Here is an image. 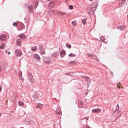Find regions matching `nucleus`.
<instances>
[{"instance_id": "ea45409f", "label": "nucleus", "mask_w": 128, "mask_h": 128, "mask_svg": "<svg viewBox=\"0 0 128 128\" xmlns=\"http://www.w3.org/2000/svg\"><path fill=\"white\" fill-rule=\"evenodd\" d=\"M117 106H118V107L117 106L116 107V109H118L119 108V106H118V104H117Z\"/></svg>"}, {"instance_id": "20e7f679", "label": "nucleus", "mask_w": 128, "mask_h": 128, "mask_svg": "<svg viewBox=\"0 0 128 128\" xmlns=\"http://www.w3.org/2000/svg\"><path fill=\"white\" fill-rule=\"evenodd\" d=\"M28 78L29 80L31 83L34 82V80L32 74H28Z\"/></svg>"}, {"instance_id": "473e14b6", "label": "nucleus", "mask_w": 128, "mask_h": 128, "mask_svg": "<svg viewBox=\"0 0 128 128\" xmlns=\"http://www.w3.org/2000/svg\"><path fill=\"white\" fill-rule=\"evenodd\" d=\"M13 25L14 26H16L17 25V23L16 22H14L13 24Z\"/></svg>"}, {"instance_id": "6ab92c4d", "label": "nucleus", "mask_w": 128, "mask_h": 128, "mask_svg": "<svg viewBox=\"0 0 128 128\" xmlns=\"http://www.w3.org/2000/svg\"><path fill=\"white\" fill-rule=\"evenodd\" d=\"M5 46V44L4 43H2L1 45H0V48L2 49H3Z\"/></svg>"}, {"instance_id": "c9c22d12", "label": "nucleus", "mask_w": 128, "mask_h": 128, "mask_svg": "<svg viewBox=\"0 0 128 128\" xmlns=\"http://www.w3.org/2000/svg\"><path fill=\"white\" fill-rule=\"evenodd\" d=\"M80 103L81 105H83L84 104V103H83V102L82 101H81L80 102Z\"/></svg>"}, {"instance_id": "2eb2a0df", "label": "nucleus", "mask_w": 128, "mask_h": 128, "mask_svg": "<svg viewBox=\"0 0 128 128\" xmlns=\"http://www.w3.org/2000/svg\"><path fill=\"white\" fill-rule=\"evenodd\" d=\"M34 57L37 60H39L40 59V56L37 54H35L34 55Z\"/></svg>"}, {"instance_id": "f8f14e48", "label": "nucleus", "mask_w": 128, "mask_h": 128, "mask_svg": "<svg viewBox=\"0 0 128 128\" xmlns=\"http://www.w3.org/2000/svg\"><path fill=\"white\" fill-rule=\"evenodd\" d=\"M36 107L40 109L42 108V105L41 104H38L36 106Z\"/></svg>"}, {"instance_id": "dca6fc26", "label": "nucleus", "mask_w": 128, "mask_h": 128, "mask_svg": "<svg viewBox=\"0 0 128 128\" xmlns=\"http://www.w3.org/2000/svg\"><path fill=\"white\" fill-rule=\"evenodd\" d=\"M16 44L18 46H20L21 44V41L20 40H17Z\"/></svg>"}, {"instance_id": "f03ea898", "label": "nucleus", "mask_w": 128, "mask_h": 128, "mask_svg": "<svg viewBox=\"0 0 128 128\" xmlns=\"http://www.w3.org/2000/svg\"><path fill=\"white\" fill-rule=\"evenodd\" d=\"M52 108L57 114H60V109L59 106H57L56 107L55 106H52Z\"/></svg>"}, {"instance_id": "9b49d317", "label": "nucleus", "mask_w": 128, "mask_h": 128, "mask_svg": "<svg viewBox=\"0 0 128 128\" xmlns=\"http://www.w3.org/2000/svg\"><path fill=\"white\" fill-rule=\"evenodd\" d=\"M0 40H4L6 38V36L4 34H2L0 36Z\"/></svg>"}, {"instance_id": "c85d7f7f", "label": "nucleus", "mask_w": 128, "mask_h": 128, "mask_svg": "<svg viewBox=\"0 0 128 128\" xmlns=\"http://www.w3.org/2000/svg\"><path fill=\"white\" fill-rule=\"evenodd\" d=\"M58 55V53H54V54H52V56L54 57H56Z\"/></svg>"}, {"instance_id": "58836bf2", "label": "nucleus", "mask_w": 128, "mask_h": 128, "mask_svg": "<svg viewBox=\"0 0 128 128\" xmlns=\"http://www.w3.org/2000/svg\"><path fill=\"white\" fill-rule=\"evenodd\" d=\"M117 106H118V107L117 106L116 107V109H118L119 108V106H118V104H117Z\"/></svg>"}, {"instance_id": "2f4dec72", "label": "nucleus", "mask_w": 128, "mask_h": 128, "mask_svg": "<svg viewBox=\"0 0 128 128\" xmlns=\"http://www.w3.org/2000/svg\"><path fill=\"white\" fill-rule=\"evenodd\" d=\"M28 20H25V22H26V24H27V26H28V25L29 24Z\"/></svg>"}, {"instance_id": "0eeeda50", "label": "nucleus", "mask_w": 128, "mask_h": 128, "mask_svg": "<svg viewBox=\"0 0 128 128\" xmlns=\"http://www.w3.org/2000/svg\"><path fill=\"white\" fill-rule=\"evenodd\" d=\"M15 53L17 56H21V52L20 50H15Z\"/></svg>"}, {"instance_id": "1a4fd4ad", "label": "nucleus", "mask_w": 128, "mask_h": 128, "mask_svg": "<svg viewBox=\"0 0 128 128\" xmlns=\"http://www.w3.org/2000/svg\"><path fill=\"white\" fill-rule=\"evenodd\" d=\"M66 53L65 51L63 50V51L61 52L60 53V57L62 58H63L65 55Z\"/></svg>"}, {"instance_id": "aec40b11", "label": "nucleus", "mask_w": 128, "mask_h": 128, "mask_svg": "<svg viewBox=\"0 0 128 128\" xmlns=\"http://www.w3.org/2000/svg\"><path fill=\"white\" fill-rule=\"evenodd\" d=\"M124 3V2H122V1L120 2V3L118 5L119 7H121L123 6Z\"/></svg>"}, {"instance_id": "3c124183", "label": "nucleus", "mask_w": 128, "mask_h": 128, "mask_svg": "<svg viewBox=\"0 0 128 128\" xmlns=\"http://www.w3.org/2000/svg\"><path fill=\"white\" fill-rule=\"evenodd\" d=\"M127 17H128V18H127V19H128V15H127Z\"/></svg>"}, {"instance_id": "c756f323", "label": "nucleus", "mask_w": 128, "mask_h": 128, "mask_svg": "<svg viewBox=\"0 0 128 128\" xmlns=\"http://www.w3.org/2000/svg\"><path fill=\"white\" fill-rule=\"evenodd\" d=\"M100 39L101 41L102 42H103L105 40L104 38L102 36L100 38Z\"/></svg>"}, {"instance_id": "37998d69", "label": "nucleus", "mask_w": 128, "mask_h": 128, "mask_svg": "<svg viewBox=\"0 0 128 128\" xmlns=\"http://www.w3.org/2000/svg\"><path fill=\"white\" fill-rule=\"evenodd\" d=\"M8 54H10V52L9 51L8 52Z\"/></svg>"}, {"instance_id": "f3484780", "label": "nucleus", "mask_w": 128, "mask_h": 128, "mask_svg": "<svg viewBox=\"0 0 128 128\" xmlns=\"http://www.w3.org/2000/svg\"><path fill=\"white\" fill-rule=\"evenodd\" d=\"M26 37L25 35L23 34H22L20 35V39H24Z\"/></svg>"}, {"instance_id": "423d86ee", "label": "nucleus", "mask_w": 128, "mask_h": 128, "mask_svg": "<svg viewBox=\"0 0 128 128\" xmlns=\"http://www.w3.org/2000/svg\"><path fill=\"white\" fill-rule=\"evenodd\" d=\"M101 111V110L100 108H96L93 109L92 110V113H98L100 112Z\"/></svg>"}, {"instance_id": "a878e982", "label": "nucleus", "mask_w": 128, "mask_h": 128, "mask_svg": "<svg viewBox=\"0 0 128 128\" xmlns=\"http://www.w3.org/2000/svg\"><path fill=\"white\" fill-rule=\"evenodd\" d=\"M86 18H85L83 19L82 20V22L83 24H86Z\"/></svg>"}, {"instance_id": "f257e3e1", "label": "nucleus", "mask_w": 128, "mask_h": 128, "mask_svg": "<svg viewBox=\"0 0 128 128\" xmlns=\"http://www.w3.org/2000/svg\"><path fill=\"white\" fill-rule=\"evenodd\" d=\"M98 6V3L95 2L93 3L91 6V11L92 12H94L96 10Z\"/></svg>"}, {"instance_id": "a19ab883", "label": "nucleus", "mask_w": 128, "mask_h": 128, "mask_svg": "<svg viewBox=\"0 0 128 128\" xmlns=\"http://www.w3.org/2000/svg\"><path fill=\"white\" fill-rule=\"evenodd\" d=\"M126 0H122V2H124H124H125Z\"/></svg>"}, {"instance_id": "5fc2aeb1", "label": "nucleus", "mask_w": 128, "mask_h": 128, "mask_svg": "<svg viewBox=\"0 0 128 128\" xmlns=\"http://www.w3.org/2000/svg\"><path fill=\"white\" fill-rule=\"evenodd\" d=\"M6 52V50L5 51V52Z\"/></svg>"}, {"instance_id": "f704fd0d", "label": "nucleus", "mask_w": 128, "mask_h": 128, "mask_svg": "<svg viewBox=\"0 0 128 128\" xmlns=\"http://www.w3.org/2000/svg\"><path fill=\"white\" fill-rule=\"evenodd\" d=\"M71 55H72L73 56H74V57L75 56H76V55L75 54H69L68 55V56H71Z\"/></svg>"}, {"instance_id": "7c9ffc66", "label": "nucleus", "mask_w": 128, "mask_h": 128, "mask_svg": "<svg viewBox=\"0 0 128 128\" xmlns=\"http://www.w3.org/2000/svg\"><path fill=\"white\" fill-rule=\"evenodd\" d=\"M70 62L74 64H75L77 63V62L75 61H72L70 62L69 63V64H70Z\"/></svg>"}, {"instance_id": "412c9836", "label": "nucleus", "mask_w": 128, "mask_h": 128, "mask_svg": "<svg viewBox=\"0 0 128 128\" xmlns=\"http://www.w3.org/2000/svg\"><path fill=\"white\" fill-rule=\"evenodd\" d=\"M66 46L68 48H70L71 47V46L68 43H67L66 44Z\"/></svg>"}, {"instance_id": "4468645a", "label": "nucleus", "mask_w": 128, "mask_h": 128, "mask_svg": "<svg viewBox=\"0 0 128 128\" xmlns=\"http://www.w3.org/2000/svg\"><path fill=\"white\" fill-rule=\"evenodd\" d=\"M28 8H29L30 12L32 13L33 12V8L32 6L30 5L28 6Z\"/></svg>"}, {"instance_id": "39448f33", "label": "nucleus", "mask_w": 128, "mask_h": 128, "mask_svg": "<svg viewBox=\"0 0 128 128\" xmlns=\"http://www.w3.org/2000/svg\"><path fill=\"white\" fill-rule=\"evenodd\" d=\"M39 49L42 54H45V51L42 46L41 45H40L39 46Z\"/></svg>"}, {"instance_id": "49530a36", "label": "nucleus", "mask_w": 128, "mask_h": 128, "mask_svg": "<svg viewBox=\"0 0 128 128\" xmlns=\"http://www.w3.org/2000/svg\"><path fill=\"white\" fill-rule=\"evenodd\" d=\"M86 128H90L89 126L86 127Z\"/></svg>"}, {"instance_id": "09e8293b", "label": "nucleus", "mask_w": 128, "mask_h": 128, "mask_svg": "<svg viewBox=\"0 0 128 128\" xmlns=\"http://www.w3.org/2000/svg\"><path fill=\"white\" fill-rule=\"evenodd\" d=\"M88 94V93L87 92H86V95Z\"/></svg>"}, {"instance_id": "e433bc0d", "label": "nucleus", "mask_w": 128, "mask_h": 128, "mask_svg": "<svg viewBox=\"0 0 128 128\" xmlns=\"http://www.w3.org/2000/svg\"><path fill=\"white\" fill-rule=\"evenodd\" d=\"M68 74H67L68 75H70L71 76H72V73H68Z\"/></svg>"}, {"instance_id": "72a5a7b5", "label": "nucleus", "mask_w": 128, "mask_h": 128, "mask_svg": "<svg viewBox=\"0 0 128 128\" xmlns=\"http://www.w3.org/2000/svg\"><path fill=\"white\" fill-rule=\"evenodd\" d=\"M73 8V6L72 5H70L69 6V8L71 9V10H72V9Z\"/></svg>"}, {"instance_id": "9d476101", "label": "nucleus", "mask_w": 128, "mask_h": 128, "mask_svg": "<svg viewBox=\"0 0 128 128\" xmlns=\"http://www.w3.org/2000/svg\"><path fill=\"white\" fill-rule=\"evenodd\" d=\"M125 28L123 25H121L120 26H118L117 28H118L120 30H124L125 29Z\"/></svg>"}, {"instance_id": "4be33fe9", "label": "nucleus", "mask_w": 128, "mask_h": 128, "mask_svg": "<svg viewBox=\"0 0 128 128\" xmlns=\"http://www.w3.org/2000/svg\"><path fill=\"white\" fill-rule=\"evenodd\" d=\"M87 79L86 80V81L87 83H88L89 84H90L91 82L90 79L88 77H86Z\"/></svg>"}, {"instance_id": "5701e85b", "label": "nucleus", "mask_w": 128, "mask_h": 128, "mask_svg": "<svg viewBox=\"0 0 128 128\" xmlns=\"http://www.w3.org/2000/svg\"><path fill=\"white\" fill-rule=\"evenodd\" d=\"M18 104L19 106H23L24 105V104L20 101L18 102Z\"/></svg>"}, {"instance_id": "cd10ccee", "label": "nucleus", "mask_w": 128, "mask_h": 128, "mask_svg": "<svg viewBox=\"0 0 128 128\" xmlns=\"http://www.w3.org/2000/svg\"><path fill=\"white\" fill-rule=\"evenodd\" d=\"M8 64L6 63H4L3 64V66L4 67L6 68L7 67Z\"/></svg>"}, {"instance_id": "4c0bfd02", "label": "nucleus", "mask_w": 128, "mask_h": 128, "mask_svg": "<svg viewBox=\"0 0 128 128\" xmlns=\"http://www.w3.org/2000/svg\"><path fill=\"white\" fill-rule=\"evenodd\" d=\"M2 89V87L0 85V92H1Z\"/></svg>"}, {"instance_id": "7ed1b4c3", "label": "nucleus", "mask_w": 128, "mask_h": 128, "mask_svg": "<svg viewBox=\"0 0 128 128\" xmlns=\"http://www.w3.org/2000/svg\"><path fill=\"white\" fill-rule=\"evenodd\" d=\"M43 60L44 62L46 64H50L51 62L50 59L48 57H44Z\"/></svg>"}, {"instance_id": "864d4df0", "label": "nucleus", "mask_w": 128, "mask_h": 128, "mask_svg": "<svg viewBox=\"0 0 128 128\" xmlns=\"http://www.w3.org/2000/svg\"><path fill=\"white\" fill-rule=\"evenodd\" d=\"M113 74V72H112V74Z\"/></svg>"}, {"instance_id": "c03bdc74", "label": "nucleus", "mask_w": 128, "mask_h": 128, "mask_svg": "<svg viewBox=\"0 0 128 128\" xmlns=\"http://www.w3.org/2000/svg\"><path fill=\"white\" fill-rule=\"evenodd\" d=\"M90 84H89L88 83H87V86H89L90 85Z\"/></svg>"}, {"instance_id": "393cba45", "label": "nucleus", "mask_w": 128, "mask_h": 128, "mask_svg": "<svg viewBox=\"0 0 128 128\" xmlns=\"http://www.w3.org/2000/svg\"><path fill=\"white\" fill-rule=\"evenodd\" d=\"M37 48L36 46L32 47V51H35L36 50Z\"/></svg>"}, {"instance_id": "de8ad7c7", "label": "nucleus", "mask_w": 128, "mask_h": 128, "mask_svg": "<svg viewBox=\"0 0 128 128\" xmlns=\"http://www.w3.org/2000/svg\"><path fill=\"white\" fill-rule=\"evenodd\" d=\"M24 19L25 20H27L26 19V18H24Z\"/></svg>"}, {"instance_id": "603ef678", "label": "nucleus", "mask_w": 128, "mask_h": 128, "mask_svg": "<svg viewBox=\"0 0 128 128\" xmlns=\"http://www.w3.org/2000/svg\"><path fill=\"white\" fill-rule=\"evenodd\" d=\"M1 114L0 113V117L1 116Z\"/></svg>"}, {"instance_id": "6e6552de", "label": "nucleus", "mask_w": 128, "mask_h": 128, "mask_svg": "<svg viewBox=\"0 0 128 128\" xmlns=\"http://www.w3.org/2000/svg\"><path fill=\"white\" fill-rule=\"evenodd\" d=\"M58 14L62 16H64V17H66L68 16L66 14V13L65 12H58Z\"/></svg>"}, {"instance_id": "bb28decb", "label": "nucleus", "mask_w": 128, "mask_h": 128, "mask_svg": "<svg viewBox=\"0 0 128 128\" xmlns=\"http://www.w3.org/2000/svg\"><path fill=\"white\" fill-rule=\"evenodd\" d=\"M72 24L74 26H75L76 25V22L74 21H72Z\"/></svg>"}, {"instance_id": "8fccbe9b", "label": "nucleus", "mask_w": 128, "mask_h": 128, "mask_svg": "<svg viewBox=\"0 0 128 128\" xmlns=\"http://www.w3.org/2000/svg\"><path fill=\"white\" fill-rule=\"evenodd\" d=\"M87 77H86V76H84L83 77L84 78H86Z\"/></svg>"}, {"instance_id": "a18cd8bd", "label": "nucleus", "mask_w": 128, "mask_h": 128, "mask_svg": "<svg viewBox=\"0 0 128 128\" xmlns=\"http://www.w3.org/2000/svg\"><path fill=\"white\" fill-rule=\"evenodd\" d=\"M1 67L0 66V72L1 71Z\"/></svg>"}, {"instance_id": "ddd939ff", "label": "nucleus", "mask_w": 128, "mask_h": 128, "mask_svg": "<svg viewBox=\"0 0 128 128\" xmlns=\"http://www.w3.org/2000/svg\"><path fill=\"white\" fill-rule=\"evenodd\" d=\"M54 4H55L54 2H50L49 5V6L50 7H51L52 8L54 6Z\"/></svg>"}, {"instance_id": "79ce46f5", "label": "nucleus", "mask_w": 128, "mask_h": 128, "mask_svg": "<svg viewBox=\"0 0 128 128\" xmlns=\"http://www.w3.org/2000/svg\"><path fill=\"white\" fill-rule=\"evenodd\" d=\"M88 56H92V55H89V54H88Z\"/></svg>"}, {"instance_id": "b1692460", "label": "nucleus", "mask_w": 128, "mask_h": 128, "mask_svg": "<svg viewBox=\"0 0 128 128\" xmlns=\"http://www.w3.org/2000/svg\"><path fill=\"white\" fill-rule=\"evenodd\" d=\"M36 0V2L35 3H34V6L36 8L37 7L38 4V2H37V0Z\"/></svg>"}, {"instance_id": "a211bd4d", "label": "nucleus", "mask_w": 128, "mask_h": 128, "mask_svg": "<svg viewBox=\"0 0 128 128\" xmlns=\"http://www.w3.org/2000/svg\"><path fill=\"white\" fill-rule=\"evenodd\" d=\"M38 95L36 93H34V96L33 97L35 99H36L38 98Z\"/></svg>"}, {"instance_id": "6e6d98bb", "label": "nucleus", "mask_w": 128, "mask_h": 128, "mask_svg": "<svg viewBox=\"0 0 128 128\" xmlns=\"http://www.w3.org/2000/svg\"><path fill=\"white\" fill-rule=\"evenodd\" d=\"M90 1H92V0H90Z\"/></svg>"}]
</instances>
